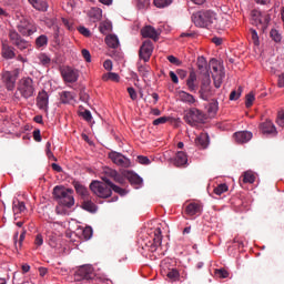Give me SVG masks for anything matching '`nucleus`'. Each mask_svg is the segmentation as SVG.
I'll list each match as a JSON object with an SVG mask.
<instances>
[{"label":"nucleus","mask_w":284,"mask_h":284,"mask_svg":"<svg viewBox=\"0 0 284 284\" xmlns=\"http://www.w3.org/2000/svg\"><path fill=\"white\" fill-rule=\"evenodd\" d=\"M192 21L195 27L200 28H215L217 30H223L225 27L221 24L223 19H217L213 11H197L192 14Z\"/></svg>","instance_id":"obj_1"},{"label":"nucleus","mask_w":284,"mask_h":284,"mask_svg":"<svg viewBox=\"0 0 284 284\" xmlns=\"http://www.w3.org/2000/svg\"><path fill=\"white\" fill-rule=\"evenodd\" d=\"M36 97V84L31 78H21L13 98L18 101L21 99L29 100Z\"/></svg>","instance_id":"obj_2"},{"label":"nucleus","mask_w":284,"mask_h":284,"mask_svg":"<svg viewBox=\"0 0 284 284\" xmlns=\"http://www.w3.org/2000/svg\"><path fill=\"white\" fill-rule=\"evenodd\" d=\"M74 192L71 189H65L62 186H54L52 190V195L57 200L58 205L61 207L71 209L74 206Z\"/></svg>","instance_id":"obj_3"},{"label":"nucleus","mask_w":284,"mask_h":284,"mask_svg":"<svg viewBox=\"0 0 284 284\" xmlns=\"http://www.w3.org/2000/svg\"><path fill=\"white\" fill-rule=\"evenodd\" d=\"M112 186L106 182L93 181L89 184V190L99 199H109L112 195Z\"/></svg>","instance_id":"obj_4"},{"label":"nucleus","mask_w":284,"mask_h":284,"mask_svg":"<svg viewBox=\"0 0 284 284\" xmlns=\"http://www.w3.org/2000/svg\"><path fill=\"white\" fill-rule=\"evenodd\" d=\"M251 17H252V24L260 28L263 32L267 30V27L270 26V22H271L270 13L262 12L260 10L254 9L251 12Z\"/></svg>","instance_id":"obj_5"},{"label":"nucleus","mask_w":284,"mask_h":284,"mask_svg":"<svg viewBox=\"0 0 284 284\" xmlns=\"http://www.w3.org/2000/svg\"><path fill=\"white\" fill-rule=\"evenodd\" d=\"M184 121H186L187 125L195 126L197 123L205 121V114L201 110L193 108L186 111Z\"/></svg>","instance_id":"obj_6"},{"label":"nucleus","mask_w":284,"mask_h":284,"mask_svg":"<svg viewBox=\"0 0 284 284\" xmlns=\"http://www.w3.org/2000/svg\"><path fill=\"white\" fill-rule=\"evenodd\" d=\"M8 39H10V43L20 51L28 50L31 47L29 41L21 38L20 33L16 30H10V32H8Z\"/></svg>","instance_id":"obj_7"},{"label":"nucleus","mask_w":284,"mask_h":284,"mask_svg":"<svg viewBox=\"0 0 284 284\" xmlns=\"http://www.w3.org/2000/svg\"><path fill=\"white\" fill-rule=\"evenodd\" d=\"M199 94L200 99H202L203 101H209L210 98L215 95V91L211 88V79L209 74L203 77L202 83L200 84Z\"/></svg>","instance_id":"obj_8"},{"label":"nucleus","mask_w":284,"mask_h":284,"mask_svg":"<svg viewBox=\"0 0 284 284\" xmlns=\"http://www.w3.org/2000/svg\"><path fill=\"white\" fill-rule=\"evenodd\" d=\"M93 277H95V274L91 265H81L73 274V281L75 282L91 281Z\"/></svg>","instance_id":"obj_9"},{"label":"nucleus","mask_w":284,"mask_h":284,"mask_svg":"<svg viewBox=\"0 0 284 284\" xmlns=\"http://www.w3.org/2000/svg\"><path fill=\"white\" fill-rule=\"evenodd\" d=\"M60 75L62 77L64 83H75L80 78L78 70L71 67H64L60 69Z\"/></svg>","instance_id":"obj_10"},{"label":"nucleus","mask_w":284,"mask_h":284,"mask_svg":"<svg viewBox=\"0 0 284 284\" xmlns=\"http://www.w3.org/2000/svg\"><path fill=\"white\" fill-rule=\"evenodd\" d=\"M140 60L143 62H150V58L153 54V42L150 40H145L141 43L140 51H139Z\"/></svg>","instance_id":"obj_11"},{"label":"nucleus","mask_w":284,"mask_h":284,"mask_svg":"<svg viewBox=\"0 0 284 284\" xmlns=\"http://www.w3.org/2000/svg\"><path fill=\"white\" fill-rule=\"evenodd\" d=\"M109 159H111L112 163L122 169H128L131 165L130 159L116 151H111V153H109Z\"/></svg>","instance_id":"obj_12"},{"label":"nucleus","mask_w":284,"mask_h":284,"mask_svg":"<svg viewBox=\"0 0 284 284\" xmlns=\"http://www.w3.org/2000/svg\"><path fill=\"white\" fill-rule=\"evenodd\" d=\"M18 32L23 37H30L37 32V28L28 20H21L20 24H18Z\"/></svg>","instance_id":"obj_13"},{"label":"nucleus","mask_w":284,"mask_h":284,"mask_svg":"<svg viewBox=\"0 0 284 284\" xmlns=\"http://www.w3.org/2000/svg\"><path fill=\"white\" fill-rule=\"evenodd\" d=\"M124 175H120L116 171L112 170V169H106L104 170V176H102V183H104V180L106 181H114L119 184H123L124 183Z\"/></svg>","instance_id":"obj_14"},{"label":"nucleus","mask_w":284,"mask_h":284,"mask_svg":"<svg viewBox=\"0 0 284 284\" xmlns=\"http://www.w3.org/2000/svg\"><path fill=\"white\" fill-rule=\"evenodd\" d=\"M37 108L44 113L49 112V94L47 91H41L37 95Z\"/></svg>","instance_id":"obj_15"},{"label":"nucleus","mask_w":284,"mask_h":284,"mask_svg":"<svg viewBox=\"0 0 284 284\" xmlns=\"http://www.w3.org/2000/svg\"><path fill=\"white\" fill-rule=\"evenodd\" d=\"M2 83H4L6 90L12 91L16 88V75L10 71L2 73Z\"/></svg>","instance_id":"obj_16"},{"label":"nucleus","mask_w":284,"mask_h":284,"mask_svg":"<svg viewBox=\"0 0 284 284\" xmlns=\"http://www.w3.org/2000/svg\"><path fill=\"white\" fill-rule=\"evenodd\" d=\"M186 216L193 217V216H200L202 214V205L197 204L195 202H192L186 205V210L184 211Z\"/></svg>","instance_id":"obj_17"},{"label":"nucleus","mask_w":284,"mask_h":284,"mask_svg":"<svg viewBox=\"0 0 284 284\" xmlns=\"http://www.w3.org/2000/svg\"><path fill=\"white\" fill-rule=\"evenodd\" d=\"M141 37L156 41L159 39V32L152 26H148L141 29Z\"/></svg>","instance_id":"obj_18"},{"label":"nucleus","mask_w":284,"mask_h":284,"mask_svg":"<svg viewBox=\"0 0 284 284\" xmlns=\"http://www.w3.org/2000/svg\"><path fill=\"white\" fill-rule=\"evenodd\" d=\"M252 136H253V134L250 131H240V132L234 133V135H233L234 141H236V143H239V144L247 143V141L252 140Z\"/></svg>","instance_id":"obj_19"},{"label":"nucleus","mask_w":284,"mask_h":284,"mask_svg":"<svg viewBox=\"0 0 284 284\" xmlns=\"http://www.w3.org/2000/svg\"><path fill=\"white\" fill-rule=\"evenodd\" d=\"M2 58L4 60H13L16 58V49L8 44L7 41L2 42Z\"/></svg>","instance_id":"obj_20"},{"label":"nucleus","mask_w":284,"mask_h":284,"mask_svg":"<svg viewBox=\"0 0 284 284\" xmlns=\"http://www.w3.org/2000/svg\"><path fill=\"white\" fill-rule=\"evenodd\" d=\"M197 81V77L195 75V72H190V75H187L186 79V88L190 92H195L197 90V84L195 83Z\"/></svg>","instance_id":"obj_21"},{"label":"nucleus","mask_w":284,"mask_h":284,"mask_svg":"<svg viewBox=\"0 0 284 284\" xmlns=\"http://www.w3.org/2000/svg\"><path fill=\"white\" fill-rule=\"evenodd\" d=\"M260 130L262 131L263 134H276L277 133L275 125L270 120H266L265 122L260 124Z\"/></svg>","instance_id":"obj_22"},{"label":"nucleus","mask_w":284,"mask_h":284,"mask_svg":"<svg viewBox=\"0 0 284 284\" xmlns=\"http://www.w3.org/2000/svg\"><path fill=\"white\" fill-rule=\"evenodd\" d=\"M210 144V135L207 133H202L200 136L195 138V145L200 149H206Z\"/></svg>","instance_id":"obj_23"},{"label":"nucleus","mask_w":284,"mask_h":284,"mask_svg":"<svg viewBox=\"0 0 284 284\" xmlns=\"http://www.w3.org/2000/svg\"><path fill=\"white\" fill-rule=\"evenodd\" d=\"M187 164V156L186 153L183 151H179L176 156L174 158V166L182 168Z\"/></svg>","instance_id":"obj_24"},{"label":"nucleus","mask_w":284,"mask_h":284,"mask_svg":"<svg viewBox=\"0 0 284 284\" xmlns=\"http://www.w3.org/2000/svg\"><path fill=\"white\" fill-rule=\"evenodd\" d=\"M81 209L85 212H89L91 214L97 213V205L89 199H83V202H81Z\"/></svg>","instance_id":"obj_25"},{"label":"nucleus","mask_w":284,"mask_h":284,"mask_svg":"<svg viewBox=\"0 0 284 284\" xmlns=\"http://www.w3.org/2000/svg\"><path fill=\"white\" fill-rule=\"evenodd\" d=\"M179 99H180V101H182V103H186L187 105H192L195 103L194 95H192L185 91L179 92Z\"/></svg>","instance_id":"obj_26"},{"label":"nucleus","mask_w":284,"mask_h":284,"mask_svg":"<svg viewBox=\"0 0 284 284\" xmlns=\"http://www.w3.org/2000/svg\"><path fill=\"white\" fill-rule=\"evenodd\" d=\"M123 175H124V178L128 179V181H130V183H132L134 185L142 184V178H140L138 174H134L130 171H124Z\"/></svg>","instance_id":"obj_27"},{"label":"nucleus","mask_w":284,"mask_h":284,"mask_svg":"<svg viewBox=\"0 0 284 284\" xmlns=\"http://www.w3.org/2000/svg\"><path fill=\"white\" fill-rule=\"evenodd\" d=\"M89 18L93 19V22L101 21L103 18V11L98 7H93L89 10Z\"/></svg>","instance_id":"obj_28"},{"label":"nucleus","mask_w":284,"mask_h":284,"mask_svg":"<svg viewBox=\"0 0 284 284\" xmlns=\"http://www.w3.org/2000/svg\"><path fill=\"white\" fill-rule=\"evenodd\" d=\"M29 4L37 11L45 12L48 9L47 2L43 0H29Z\"/></svg>","instance_id":"obj_29"},{"label":"nucleus","mask_w":284,"mask_h":284,"mask_svg":"<svg viewBox=\"0 0 284 284\" xmlns=\"http://www.w3.org/2000/svg\"><path fill=\"white\" fill-rule=\"evenodd\" d=\"M166 278H169L171 283L179 282L181 280V273H179L176 268L169 270V272H166Z\"/></svg>","instance_id":"obj_30"},{"label":"nucleus","mask_w":284,"mask_h":284,"mask_svg":"<svg viewBox=\"0 0 284 284\" xmlns=\"http://www.w3.org/2000/svg\"><path fill=\"white\" fill-rule=\"evenodd\" d=\"M223 79H225V72L221 71L216 74H213V85L215 87V89H220L222 83H223Z\"/></svg>","instance_id":"obj_31"},{"label":"nucleus","mask_w":284,"mask_h":284,"mask_svg":"<svg viewBox=\"0 0 284 284\" xmlns=\"http://www.w3.org/2000/svg\"><path fill=\"white\" fill-rule=\"evenodd\" d=\"M104 42L106 43V45H109V48L112 49H116L119 48V38L116 36H106V38L104 39Z\"/></svg>","instance_id":"obj_32"},{"label":"nucleus","mask_w":284,"mask_h":284,"mask_svg":"<svg viewBox=\"0 0 284 284\" xmlns=\"http://www.w3.org/2000/svg\"><path fill=\"white\" fill-rule=\"evenodd\" d=\"M242 182H244L245 184H254V182H256V175H254V173H252V171H246L243 175H242Z\"/></svg>","instance_id":"obj_33"},{"label":"nucleus","mask_w":284,"mask_h":284,"mask_svg":"<svg viewBox=\"0 0 284 284\" xmlns=\"http://www.w3.org/2000/svg\"><path fill=\"white\" fill-rule=\"evenodd\" d=\"M73 187L75 189V193H78V195L82 196L83 200H85L89 195L88 189L83 185H81L80 183H75L73 184Z\"/></svg>","instance_id":"obj_34"},{"label":"nucleus","mask_w":284,"mask_h":284,"mask_svg":"<svg viewBox=\"0 0 284 284\" xmlns=\"http://www.w3.org/2000/svg\"><path fill=\"white\" fill-rule=\"evenodd\" d=\"M104 183H108L111 186V192H114L120 196L126 195V191L113 184L112 181L104 179Z\"/></svg>","instance_id":"obj_35"},{"label":"nucleus","mask_w":284,"mask_h":284,"mask_svg":"<svg viewBox=\"0 0 284 284\" xmlns=\"http://www.w3.org/2000/svg\"><path fill=\"white\" fill-rule=\"evenodd\" d=\"M99 31L101 32V34H109L112 31V23L108 21L101 22V24L99 26Z\"/></svg>","instance_id":"obj_36"},{"label":"nucleus","mask_w":284,"mask_h":284,"mask_svg":"<svg viewBox=\"0 0 284 284\" xmlns=\"http://www.w3.org/2000/svg\"><path fill=\"white\" fill-rule=\"evenodd\" d=\"M37 60H39V64H41L42 67L51 65V58H49V55L44 53H39L37 55Z\"/></svg>","instance_id":"obj_37"},{"label":"nucleus","mask_w":284,"mask_h":284,"mask_svg":"<svg viewBox=\"0 0 284 284\" xmlns=\"http://www.w3.org/2000/svg\"><path fill=\"white\" fill-rule=\"evenodd\" d=\"M13 213L20 214L26 212V204L20 201H14L12 206Z\"/></svg>","instance_id":"obj_38"},{"label":"nucleus","mask_w":284,"mask_h":284,"mask_svg":"<svg viewBox=\"0 0 284 284\" xmlns=\"http://www.w3.org/2000/svg\"><path fill=\"white\" fill-rule=\"evenodd\" d=\"M173 0H153V4L156 9H165L172 4Z\"/></svg>","instance_id":"obj_39"},{"label":"nucleus","mask_w":284,"mask_h":284,"mask_svg":"<svg viewBox=\"0 0 284 284\" xmlns=\"http://www.w3.org/2000/svg\"><path fill=\"white\" fill-rule=\"evenodd\" d=\"M119 80H120V77L116 73H104V74H102V81H104V82L112 81V82L118 83Z\"/></svg>","instance_id":"obj_40"},{"label":"nucleus","mask_w":284,"mask_h":284,"mask_svg":"<svg viewBox=\"0 0 284 284\" xmlns=\"http://www.w3.org/2000/svg\"><path fill=\"white\" fill-rule=\"evenodd\" d=\"M226 191H229V186H226V184H219L217 187H215L213 190V193H215V195L221 196L223 195Z\"/></svg>","instance_id":"obj_41"},{"label":"nucleus","mask_w":284,"mask_h":284,"mask_svg":"<svg viewBox=\"0 0 284 284\" xmlns=\"http://www.w3.org/2000/svg\"><path fill=\"white\" fill-rule=\"evenodd\" d=\"M270 38L271 40L275 41V43H280L282 39L281 33H278L277 29H271Z\"/></svg>","instance_id":"obj_42"},{"label":"nucleus","mask_w":284,"mask_h":284,"mask_svg":"<svg viewBox=\"0 0 284 284\" xmlns=\"http://www.w3.org/2000/svg\"><path fill=\"white\" fill-rule=\"evenodd\" d=\"M150 65H138V72H140L141 77L146 78L150 74Z\"/></svg>","instance_id":"obj_43"},{"label":"nucleus","mask_w":284,"mask_h":284,"mask_svg":"<svg viewBox=\"0 0 284 284\" xmlns=\"http://www.w3.org/2000/svg\"><path fill=\"white\" fill-rule=\"evenodd\" d=\"M163 236L161 235V229H155V237H153V244L160 246L162 243Z\"/></svg>","instance_id":"obj_44"},{"label":"nucleus","mask_w":284,"mask_h":284,"mask_svg":"<svg viewBox=\"0 0 284 284\" xmlns=\"http://www.w3.org/2000/svg\"><path fill=\"white\" fill-rule=\"evenodd\" d=\"M60 100H61L62 103H64V104L70 103V101H72V93L67 92V91L62 92V93L60 94Z\"/></svg>","instance_id":"obj_45"},{"label":"nucleus","mask_w":284,"mask_h":284,"mask_svg":"<svg viewBox=\"0 0 284 284\" xmlns=\"http://www.w3.org/2000/svg\"><path fill=\"white\" fill-rule=\"evenodd\" d=\"M47 43H48V38H47V36H39V37L36 39L37 48H43V45H47Z\"/></svg>","instance_id":"obj_46"},{"label":"nucleus","mask_w":284,"mask_h":284,"mask_svg":"<svg viewBox=\"0 0 284 284\" xmlns=\"http://www.w3.org/2000/svg\"><path fill=\"white\" fill-rule=\"evenodd\" d=\"M241 94H242V87H239V90L231 92V95L229 99L231 101H236V100L241 99Z\"/></svg>","instance_id":"obj_47"},{"label":"nucleus","mask_w":284,"mask_h":284,"mask_svg":"<svg viewBox=\"0 0 284 284\" xmlns=\"http://www.w3.org/2000/svg\"><path fill=\"white\" fill-rule=\"evenodd\" d=\"M206 67H207V61L205 60V58L204 57L197 58V69H200V71L203 72Z\"/></svg>","instance_id":"obj_48"},{"label":"nucleus","mask_w":284,"mask_h":284,"mask_svg":"<svg viewBox=\"0 0 284 284\" xmlns=\"http://www.w3.org/2000/svg\"><path fill=\"white\" fill-rule=\"evenodd\" d=\"M169 121H171V118L162 116V118L153 120V125H155V126L163 125V124H165Z\"/></svg>","instance_id":"obj_49"},{"label":"nucleus","mask_w":284,"mask_h":284,"mask_svg":"<svg viewBox=\"0 0 284 284\" xmlns=\"http://www.w3.org/2000/svg\"><path fill=\"white\" fill-rule=\"evenodd\" d=\"M45 152H47V158H49V160L57 162V158H54V154H52V151H51V142H47Z\"/></svg>","instance_id":"obj_50"},{"label":"nucleus","mask_w":284,"mask_h":284,"mask_svg":"<svg viewBox=\"0 0 284 284\" xmlns=\"http://www.w3.org/2000/svg\"><path fill=\"white\" fill-rule=\"evenodd\" d=\"M23 240H26V231H22L20 234V240H18V233L13 235V243H18L21 247V244L23 243Z\"/></svg>","instance_id":"obj_51"},{"label":"nucleus","mask_w":284,"mask_h":284,"mask_svg":"<svg viewBox=\"0 0 284 284\" xmlns=\"http://www.w3.org/2000/svg\"><path fill=\"white\" fill-rule=\"evenodd\" d=\"M82 235H83V239L90 240L91 236L93 235V229H91V226L83 229Z\"/></svg>","instance_id":"obj_52"},{"label":"nucleus","mask_w":284,"mask_h":284,"mask_svg":"<svg viewBox=\"0 0 284 284\" xmlns=\"http://www.w3.org/2000/svg\"><path fill=\"white\" fill-rule=\"evenodd\" d=\"M250 36L252 37V41L255 45H260V38L257 37V32L255 29H250Z\"/></svg>","instance_id":"obj_53"},{"label":"nucleus","mask_w":284,"mask_h":284,"mask_svg":"<svg viewBox=\"0 0 284 284\" xmlns=\"http://www.w3.org/2000/svg\"><path fill=\"white\" fill-rule=\"evenodd\" d=\"M219 110V103L217 102H211V104H209V109L207 112L211 114H215L217 113Z\"/></svg>","instance_id":"obj_54"},{"label":"nucleus","mask_w":284,"mask_h":284,"mask_svg":"<svg viewBox=\"0 0 284 284\" xmlns=\"http://www.w3.org/2000/svg\"><path fill=\"white\" fill-rule=\"evenodd\" d=\"M136 161L141 165H150V163H151V161H150V159L148 156H142V155L138 156Z\"/></svg>","instance_id":"obj_55"},{"label":"nucleus","mask_w":284,"mask_h":284,"mask_svg":"<svg viewBox=\"0 0 284 284\" xmlns=\"http://www.w3.org/2000/svg\"><path fill=\"white\" fill-rule=\"evenodd\" d=\"M78 32H80V34L83 36V37H87V38L91 37L90 29H88L85 27H79Z\"/></svg>","instance_id":"obj_56"},{"label":"nucleus","mask_w":284,"mask_h":284,"mask_svg":"<svg viewBox=\"0 0 284 284\" xmlns=\"http://www.w3.org/2000/svg\"><path fill=\"white\" fill-rule=\"evenodd\" d=\"M254 93H247L246 95V108H252V104L254 103Z\"/></svg>","instance_id":"obj_57"},{"label":"nucleus","mask_w":284,"mask_h":284,"mask_svg":"<svg viewBox=\"0 0 284 284\" xmlns=\"http://www.w3.org/2000/svg\"><path fill=\"white\" fill-rule=\"evenodd\" d=\"M81 57H83V60H85V62H91L90 50L88 49L81 50Z\"/></svg>","instance_id":"obj_58"},{"label":"nucleus","mask_w":284,"mask_h":284,"mask_svg":"<svg viewBox=\"0 0 284 284\" xmlns=\"http://www.w3.org/2000/svg\"><path fill=\"white\" fill-rule=\"evenodd\" d=\"M215 274H217V276L220 278H227L229 277V272L225 268H220V270L215 271Z\"/></svg>","instance_id":"obj_59"},{"label":"nucleus","mask_w":284,"mask_h":284,"mask_svg":"<svg viewBox=\"0 0 284 284\" xmlns=\"http://www.w3.org/2000/svg\"><path fill=\"white\" fill-rule=\"evenodd\" d=\"M166 60H168L169 62H171V64L181 65V60L178 59L176 57L169 55V57H166Z\"/></svg>","instance_id":"obj_60"},{"label":"nucleus","mask_w":284,"mask_h":284,"mask_svg":"<svg viewBox=\"0 0 284 284\" xmlns=\"http://www.w3.org/2000/svg\"><path fill=\"white\" fill-rule=\"evenodd\" d=\"M277 125L284 129V112L277 114Z\"/></svg>","instance_id":"obj_61"},{"label":"nucleus","mask_w":284,"mask_h":284,"mask_svg":"<svg viewBox=\"0 0 284 284\" xmlns=\"http://www.w3.org/2000/svg\"><path fill=\"white\" fill-rule=\"evenodd\" d=\"M128 94L130 95V99L132 101H135L138 99V94L135 93L134 88H128Z\"/></svg>","instance_id":"obj_62"},{"label":"nucleus","mask_w":284,"mask_h":284,"mask_svg":"<svg viewBox=\"0 0 284 284\" xmlns=\"http://www.w3.org/2000/svg\"><path fill=\"white\" fill-rule=\"evenodd\" d=\"M81 116H83V120H85L87 122H91L92 116L90 110L81 112Z\"/></svg>","instance_id":"obj_63"},{"label":"nucleus","mask_w":284,"mask_h":284,"mask_svg":"<svg viewBox=\"0 0 284 284\" xmlns=\"http://www.w3.org/2000/svg\"><path fill=\"white\" fill-rule=\"evenodd\" d=\"M33 139H36L37 142H41V131H39V129L33 131Z\"/></svg>","instance_id":"obj_64"}]
</instances>
